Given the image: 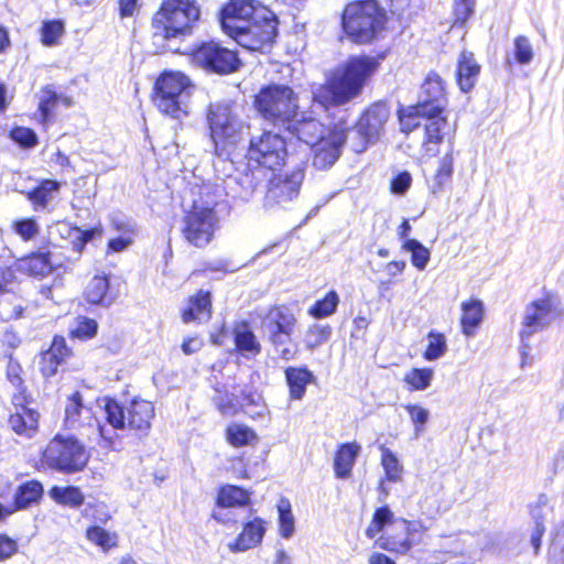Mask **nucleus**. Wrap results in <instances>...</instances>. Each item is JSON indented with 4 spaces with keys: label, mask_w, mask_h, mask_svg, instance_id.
Masks as SVG:
<instances>
[{
    "label": "nucleus",
    "mask_w": 564,
    "mask_h": 564,
    "mask_svg": "<svg viewBox=\"0 0 564 564\" xmlns=\"http://www.w3.org/2000/svg\"><path fill=\"white\" fill-rule=\"evenodd\" d=\"M223 31L249 51L269 46L278 34V20L254 0H230L219 13Z\"/></svg>",
    "instance_id": "f257e3e1"
},
{
    "label": "nucleus",
    "mask_w": 564,
    "mask_h": 564,
    "mask_svg": "<svg viewBox=\"0 0 564 564\" xmlns=\"http://www.w3.org/2000/svg\"><path fill=\"white\" fill-rule=\"evenodd\" d=\"M380 59L368 55L349 57L327 77L325 84L312 88L313 102L326 110L358 97L366 83L378 70Z\"/></svg>",
    "instance_id": "f03ea898"
},
{
    "label": "nucleus",
    "mask_w": 564,
    "mask_h": 564,
    "mask_svg": "<svg viewBox=\"0 0 564 564\" xmlns=\"http://www.w3.org/2000/svg\"><path fill=\"white\" fill-rule=\"evenodd\" d=\"M217 189L209 183L192 184L183 195L184 216L181 232L196 248L206 247L218 227Z\"/></svg>",
    "instance_id": "7ed1b4c3"
},
{
    "label": "nucleus",
    "mask_w": 564,
    "mask_h": 564,
    "mask_svg": "<svg viewBox=\"0 0 564 564\" xmlns=\"http://www.w3.org/2000/svg\"><path fill=\"white\" fill-rule=\"evenodd\" d=\"M199 17L197 0H163L152 19V42L156 52H178V42L191 33Z\"/></svg>",
    "instance_id": "20e7f679"
},
{
    "label": "nucleus",
    "mask_w": 564,
    "mask_h": 564,
    "mask_svg": "<svg viewBox=\"0 0 564 564\" xmlns=\"http://www.w3.org/2000/svg\"><path fill=\"white\" fill-rule=\"evenodd\" d=\"M261 330L272 345L275 354L283 360L294 359L297 347L292 340L297 319L285 305H275L260 314Z\"/></svg>",
    "instance_id": "39448f33"
},
{
    "label": "nucleus",
    "mask_w": 564,
    "mask_h": 564,
    "mask_svg": "<svg viewBox=\"0 0 564 564\" xmlns=\"http://www.w3.org/2000/svg\"><path fill=\"white\" fill-rule=\"evenodd\" d=\"M343 29L357 43L370 42L386 23L384 9L379 0H362L349 3L343 13Z\"/></svg>",
    "instance_id": "423d86ee"
},
{
    "label": "nucleus",
    "mask_w": 564,
    "mask_h": 564,
    "mask_svg": "<svg viewBox=\"0 0 564 564\" xmlns=\"http://www.w3.org/2000/svg\"><path fill=\"white\" fill-rule=\"evenodd\" d=\"M154 93V104L162 113L175 120L188 116L191 88L184 74L164 72L155 82Z\"/></svg>",
    "instance_id": "0eeeda50"
},
{
    "label": "nucleus",
    "mask_w": 564,
    "mask_h": 564,
    "mask_svg": "<svg viewBox=\"0 0 564 564\" xmlns=\"http://www.w3.org/2000/svg\"><path fill=\"white\" fill-rule=\"evenodd\" d=\"M254 106L267 121L285 127L293 117H299V98L288 85H269L256 96Z\"/></svg>",
    "instance_id": "6e6552de"
},
{
    "label": "nucleus",
    "mask_w": 564,
    "mask_h": 564,
    "mask_svg": "<svg viewBox=\"0 0 564 564\" xmlns=\"http://www.w3.org/2000/svg\"><path fill=\"white\" fill-rule=\"evenodd\" d=\"M207 123L216 154L223 155L242 139L245 126L234 113L229 102H213L208 107Z\"/></svg>",
    "instance_id": "1a4fd4ad"
},
{
    "label": "nucleus",
    "mask_w": 564,
    "mask_h": 564,
    "mask_svg": "<svg viewBox=\"0 0 564 564\" xmlns=\"http://www.w3.org/2000/svg\"><path fill=\"white\" fill-rule=\"evenodd\" d=\"M88 462L85 446L74 437L56 435L42 452L44 467L62 474L83 470Z\"/></svg>",
    "instance_id": "9d476101"
},
{
    "label": "nucleus",
    "mask_w": 564,
    "mask_h": 564,
    "mask_svg": "<svg viewBox=\"0 0 564 564\" xmlns=\"http://www.w3.org/2000/svg\"><path fill=\"white\" fill-rule=\"evenodd\" d=\"M106 421L115 430L129 427L147 435L151 427V421L154 417V405L145 400H132L124 408L115 400H107L105 403Z\"/></svg>",
    "instance_id": "9b49d317"
},
{
    "label": "nucleus",
    "mask_w": 564,
    "mask_h": 564,
    "mask_svg": "<svg viewBox=\"0 0 564 564\" xmlns=\"http://www.w3.org/2000/svg\"><path fill=\"white\" fill-rule=\"evenodd\" d=\"M285 140L271 131L252 135L247 152L248 164L264 169L268 173L284 163L286 158Z\"/></svg>",
    "instance_id": "f8f14e48"
},
{
    "label": "nucleus",
    "mask_w": 564,
    "mask_h": 564,
    "mask_svg": "<svg viewBox=\"0 0 564 564\" xmlns=\"http://www.w3.org/2000/svg\"><path fill=\"white\" fill-rule=\"evenodd\" d=\"M267 180V172L259 166H251L247 163L243 171H237L236 174L227 176L223 183H210L212 186L220 189L217 192V204L223 197L230 198L234 203H248L257 188Z\"/></svg>",
    "instance_id": "ddd939ff"
},
{
    "label": "nucleus",
    "mask_w": 564,
    "mask_h": 564,
    "mask_svg": "<svg viewBox=\"0 0 564 564\" xmlns=\"http://www.w3.org/2000/svg\"><path fill=\"white\" fill-rule=\"evenodd\" d=\"M557 312V300L554 296H545L527 305L520 332L522 356L521 366L527 362L531 350L530 337L547 327Z\"/></svg>",
    "instance_id": "4468645a"
},
{
    "label": "nucleus",
    "mask_w": 564,
    "mask_h": 564,
    "mask_svg": "<svg viewBox=\"0 0 564 564\" xmlns=\"http://www.w3.org/2000/svg\"><path fill=\"white\" fill-rule=\"evenodd\" d=\"M389 118V109L383 104H373L359 119L348 135L350 147L356 153H362L370 143L376 142Z\"/></svg>",
    "instance_id": "2eb2a0df"
},
{
    "label": "nucleus",
    "mask_w": 564,
    "mask_h": 564,
    "mask_svg": "<svg viewBox=\"0 0 564 564\" xmlns=\"http://www.w3.org/2000/svg\"><path fill=\"white\" fill-rule=\"evenodd\" d=\"M193 61L203 68L217 74H230L240 65L236 52L214 41L204 42L197 46L193 52Z\"/></svg>",
    "instance_id": "dca6fc26"
},
{
    "label": "nucleus",
    "mask_w": 564,
    "mask_h": 564,
    "mask_svg": "<svg viewBox=\"0 0 564 564\" xmlns=\"http://www.w3.org/2000/svg\"><path fill=\"white\" fill-rule=\"evenodd\" d=\"M446 105L444 82L437 73L430 72L421 86L416 105L409 111V117L442 115Z\"/></svg>",
    "instance_id": "f3484780"
},
{
    "label": "nucleus",
    "mask_w": 564,
    "mask_h": 564,
    "mask_svg": "<svg viewBox=\"0 0 564 564\" xmlns=\"http://www.w3.org/2000/svg\"><path fill=\"white\" fill-rule=\"evenodd\" d=\"M303 180L304 171L301 169L294 170L290 174L274 175L269 181L263 207L268 210L284 207L297 197Z\"/></svg>",
    "instance_id": "a211bd4d"
},
{
    "label": "nucleus",
    "mask_w": 564,
    "mask_h": 564,
    "mask_svg": "<svg viewBox=\"0 0 564 564\" xmlns=\"http://www.w3.org/2000/svg\"><path fill=\"white\" fill-rule=\"evenodd\" d=\"M65 425L69 430H93L97 436L101 437L109 445L112 443V435L102 425L93 413L91 408L84 405L79 392H75L65 406Z\"/></svg>",
    "instance_id": "6ab92c4d"
},
{
    "label": "nucleus",
    "mask_w": 564,
    "mask_h": 564,
    "mask_svg": "<svg viewBox=\"0 0 564 564\" xmlns=\"http://www.w3.org/2000/svg\"><path fill=\"white\" fill-rule=\"evenodd\" d=\"M408 122L402 119V124L412 129L423 124L424 138L422 150L427 156H435L438 153V147L443 140L449 134L451 126L446 118L441 115L433 116H408Z\"/></svg>",
    "instance_id": "aec40b11"
},
{
    "label": "nucleus",
    "mask_w": 564,
    "mask_h": 564,
    "mask_svg": "<svg viewBox=\"0 0 564 564\" xmlns=\"http://www.w3.org/2000/svg\"><path fill=\"white\" fill-rule=\"evenodd\" d=\"M348 137L339 130L327 133V137L322 139L313 150V165L317 170H327L332 167L341 154V148Z\"/></svg>",
    "instance_id": "412c9836"
},
{
    "label": "nucleus",
    "mask_w": 564,
    "mask_h": 564,
    "mask_svg": "<svg viewBox=\"0 0 564 564\" xmlns=\"http://www.w3.org/2000/svg\"><path fill=\"white\" fill-rule=\"evenodd\" d=\"M284 129L299 141L311 148L326 138L329 132L318 120L312 117H305L303 113H300L299 117H293Z\"/></svg>",
    "instance_id": "4be33fe9"
},
{
    "label": "nucleus",
    "mask_w": 564,
    "mask_h": 564,
    "mask_svg": "<svg viewBox=\"0 0 564 564\" xmlns=\"http://www.w3.org/2000/svg\"><path fill=\"white\" fill-rule=\"evenodd\" d=\"M52 256L48 247L40 248L37 251L19 259L17 269L33 276H46L54 268Z\"/></svg>",
    "instance_id": "5701e85b"
},
{
    "label": "nucleus",
    "mask_w": 564,
    "mask_h": 564,
    "mask_svg": "<svg viewBox=\"0 0 564 564\" xmlns=\"http://www.w3.org/2000/svg\"><path fill=\"white\" fill-rule=\"evenodd\" d=\"M267 531L265 522L260 518L247 522L237 539L228 544L231 552H245L259 545Z\"/></svg>",
    "instance_id": "b1692460"
},
{
    "label": "nucleus",
    "mask_w": 564,
    "mask_h": 564,
    "mask_svg": "<svg viewBox=\"0 0 564 564\" xmlns=\"http://www.w3.org/2000/svg\"><path fill=\"white\" fill-rule=\"evenodd\" d=\"M480 69L481 67L471 52L463 51L460 53L457 61L456 80L462 91L468 93L475 87Z\"/></svg>",
    "instance_id": "393cba45"
},
{
    "label": "nucleus",
    "mask_w": 564,
    "mask_h": 564,
    "mask_svg": "<svg viewBox=\"0 0 564 564\" xmlns=\"http://www.w3.org/2000/svg\"><path fill=\"white\" fill-rule=\"evenodd\" d=\"M212 317V294L209 291L199 290L195 295L191 296L188 304L182 311V319L184 323L208 322Z\"/></svg>",
    "instance_id": "a878e982"
},
{
    "label": "nucleus",
    "mask_w": 564,
    "mask_h": 564,
    "mask_svg": "<svg viewBox=\"0 0 564 564\" xmlns=\"http://www.w3.org/2000/svg\"><path fill=\"white\" fill-rule=\"evenodd\" d=\"M85 299L93 305L109 307L117 299L106 275H95L85 289Z\"/></svg>",
    "instance_id": "bb28decb"
},
{
    "label": "nucleus",
    "mask_w": 564,
    "mask_h": 564,
    "mask_svg": "<svg viewBox=\"0 0 564 564\" xmlns=\"http://www.w3.org/2000/svg\"><path fill=\"white\" fill-rule=\"evenodd\" d=\"M69 349L62 336H55L48 350L41 358V371L45 377H52L57 372L58 366L68 356Z\"/></svg>",
    "instance_id": "cd10ccee"
},
{
    "label": "nucleus",
    "mask_w": 564,
    "mask_h": 564,
    "mask_svg": "<svg viewBox=\"0 0 564 564\" xmlns=\"http://www.w3.org/2000/svg\"><path fill=\"white\" fill-rule=\"evenodd\" d=\"M284 375L292 400H302L307 386L315 380L314 373L306 367H288Z\"/></svg>",
    "instance_id": "c85d7f7f"
},
{
    "label": "nucleus",
    "mask_w": 564,
    "mask_h": 564,
    "mask_svg": "<svg viewBox=\"0 0 564 564\" xmlns=\"http://www.w3.org/2000/svg\"><path fill=\"white\" fill-rule=\"evenodd\" d=\"M234 339L237 350L245 358L257 356L261 351V345L257 340L249 324L241 322L234 329Z\"/></svg>",
    "instance_id": "c756f323"
},
{
    "label": "nucleus",
    "mask_w": 564,
    "mask_h": 564,
    "mask_svg": "<svg viewBox=\"0 0 564 564\" xmlns=\"http://www.w3.org/2000/svg\"><path fill=\"white\" fill-rule=\"evenodd\" d=\"M39 413L30 408L20 406L9 417V425L19 435L31 437L37 429Z\"/></svg>",
    "instance_id": "7c9ffc66"
},
{
    "label": "nucleus",
    "mask_w": 564,
    "mask_h": 564,
    "mask_svg": "<svg viewBox=\"0 0 564 564\" xmlns=\"http://www.w3.org/2000/svg\"><path fill=\"white\" fill-rule=\"evenodd\" d=\"M359 451L360 446L357 443H346L339 447L334 459V470L337 478L345 479L349 477Z\"/></svg>",
    "instance_id": "2f4dec72"
},
{
    "label": "nucleus",
    "mask_w": 564,
    "mask_h": 564,
    "mask_svg": "<svg viewBox=\"0 0 564 564\" xmlns=\"http://www.w3.org/2000/svg\"><path fill=\"white\" fill-rule=\"evenodd\" d=\"M463 315L460 318L464 335L471 337L480 325L484 315V306L479 300H470L462 303Z\"/></svg>",
    "instance_id": "473e14b6"
},
{
    "label": "nucleus",
    "mask_w": 564,
    "mask_h": 564,
    "mask_svg": "<svg viewBox=\"0 0 564 564\" xmlns=\"http://www.w3.org/2000/svg\"><path fill=\"white\" fill-rule=\"evenodd\" d=\"M216 502L223 508L243 507L249 505L250 494L239 486L225 485L219 488Z\"/></svg>",
    "instance_id": "72a5a7b5"
},
{
    "label": "nucleus",
    "mask_w": 564,
    "mask_h": 564,
    "mask_svg": "<svg viewBox=\"0 0 564 564\" xmlns=\"http://www.w3.org/2000/svg\"><path fill=\"white\" fill-rule=\"evenodd\" d=\"M43 485L37 480H29L21 484L14 494L15 508L26 509L39 502L43 496Z\"/></svg>",
    "instance_id": "f704fd0d"
},
{
    "label": "nucleus",
    "mask_w": 564,
    "mask_h": 564,
    "mask_svg": "<svg viewBox=\"0 0 564 564\" xmlns=\"http://www.w3.org/2000/svg\"><path fill=\"white\" fill-rule=\"evenodd\" d=\"M39 99V110L43 122H47L52 118L53 110L59 102H63L66 107L72 105L69 97L58 95L50 86L40 91Z\"/></svg>",
    "instance_id": "c9c22d12"
},
{
    "label": "nucleus",
    "mask_w": 564,
    "mask_h": 564,
    "mask_svg": "<svg viewBox=\"0 0 564 564\" xmlns=\"http://www.w3.org/2000/svg\"><path fill=\"white\" fill-rule=\"evenodd\" d=\"M61 184L54 180H44L35 188L28 193L29 200L32 202L34 208L44 209L58 193Z\"/></svg>",
    "instance_id": "e433bc0d"
},
{
    "label": "nucleus",
    "mask_w": 564,
    "mask_h": 564,
    "mask_svg": "<svg viewBox=\"0 0 564 564\" xmlns=\"http://www.w3.org/2000/svg\"><path fill=\"white\" fill-rule=\"evenodd\" d=\"M377 544L380 549L399 555L408 554L416 545L404 531L402 533L381 535Z\"/></svg>",
    "instance_id": "4c0bfd02"
},
{
    "label": "nucleus",
    "mask_w": 564,
    "mask_h": 564,
    "mask_svg": "<svg viewBox=\"0 0 564 564\" xmlns=\"http://www.w3.org/2000/svg\"><path fill=\"white\" fill-rule=\"evenodd\" d=\"M48 495L55 502L70 508H78L84 502L83 492L75 486H53Z\"/></svg>",
    "instance_id": "58836bf2"
},
{
    "label": "nucleus",
    "mask_w": 564,
    "mask_h": 564,
    "mask_svg": "<svg viewBox=\"0 0 564 564\" xmlns=\"http://www.w3.org/2000/svg\"><path fill=\"white\" fill-rule=\"evenodd\" d=\"M452 151L453 149L451 148V150L443 158H441L438 162V167L431 185L433 193L441 192L443 187L452 180L454 172V159Z\"/></svg>",
    "instance_id": "ea45409f"
},
{
    "label": "nucleus",
    "mask_w": 564,
    "mask_h": 564,
    "mask_svg": "<svg viewBox=\"0 0 564 564\" xmlns=\"http://www.w3.org/2000/svg\"><path fill=\"white\" fill-rule=\"evenodd\" d=\"M394 514L388 506L379 507L372 514L371 522L366 529V536L370 540L375 539L383 529L393 522Z\"/></svg>",
    "instance_id": "a19ab883"
},
{
    "label": "nucleus",
    "mask_w": 564,
    "mask_h": 564,
    "mask_svg": "<svg viewBox=\"0 0 564 564\" xmlns=\"http://www.w3.org/2000/svg\"><path fill=\"white\" fill-rule=\"evenodd\" d=\"M86 539L102 549V551H109L115 547L118 542V535L113 532H109L100 525H90L86 530Z\"/></svg>",
    "instance_id": "79ce46f5"
},
{
    "label": "nucleus",
    "mask_w": 564,
    "mask_h": 564,
    "mask_svg": "<svg viewBox=\"0 0 564 564\" xmlns=\"http://www.w3.org/2000/svg\"><path fill=\"white\" fill-rule=\"evenodd\" d=\"M213 402L218 411L225 416H232L238 411V402L235 393L229 392L225 387H216Z\"/></svg>",
    "instance_id": "37998d69"
},
{
    "label": "nucleus",
    "mask_w": 564,
    "mask_h": 564,
    "mask_svg": "<svg viewBox=\"0 0 564 564\" xmlns=\"http://www.w3.org/2000/svg\"><path fill=\"white\" fill-rule=\"evenodd\" d=\"M402 248L411 253V262L413 267L420 271L426 268L431 259V252L419 240L406 239L404 240Z\"/></svg>",
    "instance_id": "c03bdc74"
},
{
    "label": "nucleus",
    "mask_w": 564,
    "mask_h": 564,
    "mask_svg": "<svg viewBox=\"0 0 564 564\" xmlns=\"http://www.w3.org/2000/svg\"><path fill=\"white\" fill-rule=\"evenodd\" d=\"M381 465L384 469L387 480L398 482L402 479L403 466L400 464L395 454L384 446L381 447Z\"/></svg>",
    "instance_id": "a18cd8bd"
},
{
    "label": "nucleus",
    "mask_w": 564,
    "mask_h": 564,
    "mask_svg": "<svg viewBox=\"0 0 564 564\" xmlns=\"http://www.w3.org/2000/svg\"><path fill=\"white\" fill-rule=\"evenodd\" d=\"M434 371L431 368H413L404 375V382L410 390L423 391L431 386Z\"/></svg>",
    "instance_id": "49530a36"
},
{
    "label": "nucleus",
    "mask_w": 564,
    "mask_h": 564,
    "mask_svg": "<svg viewBox=\"0 0 564 564\" xmlns=\"http://www.w3.org/2000/svg\"><path fill=\"white\" fill-rule=\"evenodd\" d=\"M447 351V343L445 335L436 330H430L427 334V346L423 357L427 361L440 359Z\"/></svg>",
    "instance_id": "de8ad7c7"
},
{
    "label": "nucleus",
    "mask_w": 564,
    "mask_h": 564,
    "mask_svg": "<svg viewBox=\"0 0 564 564\" xmlns=\"http://www.w3.org/2000/svg\"><path fill=\"white\" fill-rule=\"evenodd\" d=\"M339 303L338 294L329 291L322 300H318L308 310V314L315 318H325L335 313Z\"/></svg>",
    "instance_id": "09e8293b"
},
{
    "label": "nucleus",
    "mask_w": 564,
    "mask_h": 564,
    "mask_svg": "<svg viewBox=\"0 0 564 564\" xmlns=\"http://www.w3.org/2000/svg\"><path fill=\"white\" fill-rule=\"evenodd\" d=\"M332 335V327L329 325L313 324L304 334V344L307 349L313 350L326 341Z\"/></svg>",
    "instance_id": "8fccbe9b"
},
{
    "label": "nucleus",
    "mask_w": 564,
    "mask_h": 564,
    "mask_svg": "<svg viewBox=\"0 0 564 564\" xmlns=\"http://www.w3.org/2000/svg\"><path fill=\"white\" fill-rule=\"evenodd\" d=\"M227 441L235 447H241L256 440V433L243 424L234 423L226 430Z\"/></svg>",
    "instance_id": "3c124183"
},
{
    "label": "nucleus",
    "mask_w": 564,
    "mask_h": 564,
    "mask_svg": "<svg viewBox=\"0 0 564 564\" xmlns=\"http://www.w3.org/2000/svg\"><path fill=\"white\" fill-rule=\"evenodd\" d=\"M530 514L535 525L545 523L552 518L553 508L545 495H540L535 502L530 506Z\"/></svg>",
    "instance_id": "603ef678"
},
{
    "label": "nucleus",
    "mask_w": 564,
    "mask_h": 564,
    "mask_svg": "<svg viewBox=\"0 0 564 564\" xmlns=\"http://www.w3.org/2000/svg\"><path fill=\"white\" fill-rule=\"evenodd\" d=\"M279 527L280 534L284 539H290L294 533V517L292 514L289 501H281L279 505Z\"/></svg>",
    "instance_id": "864d4df0"
},
{
    "label": "nucleus",
    "mask_w": 564,
    "mask_h": 564,
    "mask_svg": "<svg viewBox=\"0 0 564 564\" xmlns=\"http://www.w3.org/2000/svg\"><path fill=\"white\" fill-rule=\"evenodd\" d=\"M98 324L95 319L80 316L76 319L75 327L70 329L73 337L79 339H90L97 334Z\"/></svg>",
    "instance_id": "5fc2aeb1"
},
{
    "label": "nucleus",
    "mask_w": 564,
    "mask_h": 564,
    "mask_svg": "<svg viewBox=\"0 0 564 564\" xmlns=\"http://www.w3.org/2000/svg\"><path fill=\"white\" fill-rule=\"evenodd\" d=\"M64 33V23L59 20L46 21L41 29L42 42L46 46L57 44Z\"/></svg>",
    "instance_id": "6e6d98bb"
},
{
    "label": "nucleus",
    "mask_w": 564,
    "mask_h": 564,
    "mask_svg": "<svg viewBox=\"0 0 564 564\" xmlns=\"http://www.w3.org/2000/svg\"><path fill=\"white\" fill-rule=\"evenodd\" d=\"M412 423L414 424L415 436H420L424 426L430 419V412L427 409L419 405V404H408L404 406Z\"/></svg>",
    "instance_id": "4d7b16f0"
},
{
    "label": "nucleus",
    "mask_w": 564,
    "mask_h": 564,
    "mask_svg": "<svg viewBox=\"0 0 564 564\" xmlns=\"http://www.w3.org/2000/svg\"><path fill=\"white\" fill-rule=\"evenodd\" d=\"M14 232L24 241L34 239L40 232V226L34 218H22L13 223Z\"/></svg>",
    "instance_id": "13d9d810"
},
{
    "label": "nucleus",
    "mask_w": 564,
    "mask_h": 564,
    "mask_svg": "<svg viewBox=\"0 0 564 564\" xmlns=\"http://www.w3.org/2000/svg\"><path fill=\"white\" fill-rule=\"evenodd\" d=\"M399 523L402 524V530L405 534L414 541L416 545L422 542L424 533L429 530V527L422 520H408L400 519Z\"/></svg>",
    "instance_id": "bf43d9fd"
},
{
    "label": "nucleus",
    "mask_w": 564,
    "mask_h": 564,
    "mask_svg": "<svg viewBox=\"0 0 564 564\" xmlns=\"http://www.w3.org/2000/svg\"><path fill=\"white\" fill-rule=\"evenodd\" d=\"M514 57L521 65L529 64L533 58L532 45L528 37L520 35L514 40Z\"/></svg>",
    "instance_id": "052dcab7"
},
{
    "label": "nucleus",
    "mask_w": 564,
    "mask_h": 564,
    "mask_svg": "<svg viewBox=\"0 0 564 564\" xmlns=\"http://www.w3.org/2000/svg\"><path fill=\"white\" fill-rule=\"evenodd\" d=\"M455 24H465L475 12L476 0H454Z\"/></svg>",
    "instance_id": "680f3d73"
},
{
    "label": "nucleus",
    "mask_w": 564,
    "mask_h": 564,
    "mask_svg": "<svg viewBox=\"0 0 564 564\" xmlns=\"http://www.w3.org/2000/svg\"><path fill=\"white\" fill-rule=\"evenodd\" d=\"M11 138L14 142L24 148H33L37 143L36 133L29 128L18 127L11 131Z\"/></svg>",
    "instance_id": "e2e57ef3"
},
{
    "label": "nucleus",
    "mask_w": 564,
    "mask_h": 564,
    "mask_svg": "<svg viewBox=\"0 0 564 564\" xmlns=\"http://www.w3.org/2000/svg\"><path fill=\"white\" fill-rule=\"evenodd\" d=\"M111 226L121 236H133L135 231L134 223L122 215H112Z\"/></svg>",
    "instance_id": "0e129e2a"
},
{
    "label": "nucleus",
    "mask_w": 564,
    "mask_h": 564,
    "mask_svg": "<svg viewBox=\"0 0 564 564\" xmlns=\"http://www.w3.org/2000/svg\"><path fill=\"white\" fill-rule=\"evenodd\" d=\"M412 176L409 172H400L391 181V192L397 195H403L411 186Z\"/></svg>",
    "instance_id": "69168bd1"
},
{
    "label": "nucleus",
    "mask_w": 564,
    "mask_h": 564,
    "mask_svg": "<svg viewBox=\"0 0 564 564\" xmlns=\"http://www.w3.org/2000/svg\"><path fill=\"white\" fill-rule=\"evenodd\" d=\"M18 552V543L13 539L0 534V562L9 560Z\"/></svg>",
    "instance_id": "338daca9"
},
{
    "label": "nucleus",
    "mask_w": 564,
    "mask_h": 564,
    "mask_svg": "<svg viewBox=\"0 0 564 564\" xmlns=\"http://www.w3.org/2000/svg\"><path fill=\"white\" fill-rule=\"evenodd\" d=\"M132 243V236H119L108 241V250L121 252Z\"/></svg>",
    "instance_id": "774afa93"
}]
</instances>
